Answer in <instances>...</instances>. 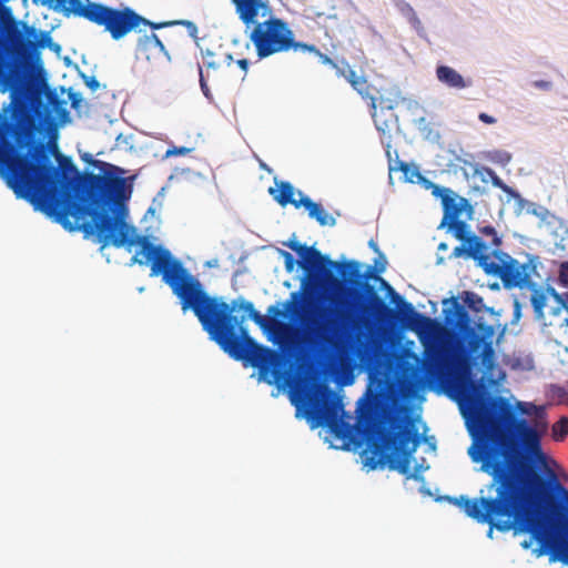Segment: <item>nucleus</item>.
<instances>
[{
	"instance_id": "nucleus-1",
	"label": "nucleus",
	"mask_w": 568,
	"mask_h": 568,
	"mask_svg": "<svg viewBox=\"0 0 568 568\" xmlns=\"http://www.w3.org/2000/svg\"><path fill=\"white\" fill-rule=\"evenodd\" d=\"M78 152L83 168L73 164V231L82 232L84 239L92 240L101 250L140 245L132 263H150V276H162L179 298L182 311L191 310L212 341L232 358L257 368L268 384L284 379L285 353H291L296 343L292 325L278 317L297 314V292L291 294L284 310L271 305L267 308L271 317L261 315L253 303L242 297L229 304L210 296L179 258L168 248L138 235L128 222L135 175L124 176V169L97 160L80 149Z\"/></svg>"
},
{
	"instance_id": "nucleus-2",
	"label": "nucleus",
	"mask_w": 568,
	"mask_h": 568,
	"mask_svg": "<svg viewBox=\"0 0 568 568\" xmlns=\"http://www.w3.org/2000/svg\"><path fill=\"white\" fill-rule=\"evenodd\" d=\"M478 427L483 437L481 450L473 454V462L481 463V470L491 476L487 495L449 498L465 514L479 524L506 532L511 529L531 534L539 544L536 557L549 555V561L568 566V488L548 468L546 475L518 459L546 466L541 437L546 424L531 425L517 419L506 400L497 398L479 412Z\"/></svg>"
},
{
	"instance_id": "nucleus-3",
	"label": "nucleus",
	"mask_w": 568,
	"mask_h": 568,
	"mask_svg": "<svg viewBox=\"0 0 568 568\" xmlns=\"http://www.w3.org/2000/svg\"><path fill=\"white\" fill-rule=\"evenodd\" d=\"M288 247L296 252L297 262L305 272L301 283L304 295L316 296L327 288H342L347 295L366 294V301L358 304L348 301L332 300V306L322 308L317 318L305 329L303 341L312 347L338 348L348 331L366 321L377 317L386 310V304L367 281L375 278L385 286L392 301L400 310L403 320L417 332H430L436 322L415 311L414 306L394 292L393 287L381 276L374 275L372 266L361 273V263L354 260L337 263L323 255L315 247L291 242Z\"/></svg>"
},
{
	"instance_id": "nucleus-4",
	"label": "nucleus",
	"mask_w": 568,
	"mask_h": 568,
	"mask_svg": "<svg viewBox=\"0 0 568 568\" xmlns=\"http://www.w3.org/2000/svg\"><path fill=\"white\" fill-rule=\"evenodd\" d=\"M419 435L407 409L400 406L384 415L381 423L371 428L368 444L373 456L368 464L374 469L377 465L388 464L389 468L400 474H408L410 457L419 445Z\"/></svg>"
},
{
	"instance_id": "nucleus-5",
	"label": "nucleus",
	"mask_w": 568,
	"mask_h": 568,
	"mask_svg": "<svg viewBox=\"0 0 568 568\" xmlns=\"http://www.w3.org/2000/svg\"><path fill=\"white\" fill-rule=\"evenodd\" d=\"M239 19L246 26H253L248 39L253 43L256 54L264 59L291 50H313L307 43L295 41V34L288 23L283 19L270 17L257 22L260 12L262 17L271 13L268 0H231Z\"/></svg>"
},
{
	"instance_id": "nucleus-6",
	"label": "nucleus",
	"mask_w": 568,
	"mask_h": 568,
	"mask_svg": "<svg viewBox=\"0 0 568 568\" xmlns=\"http://www.w3.org/2000/svg\"><path fill=\"white\" fill-rule=\"evenodd\" d=\"M98 0H73V16L87 19L100 27H104L113 40H119L135 30L141 24L151 29H161L173 24H184L190 29L194 38L197 33L196 26L191 21H171L154 23L136 13L133 9L125 7L122 9L108 7L97 3Z\"/></svg>"
},
{
	"instance_id": "nucleus-7",
	"label": "nucleus",
	"mask_w": 568,
	"mask_h": 568,
	"mask_svg": "<svg viewBox=\"0 0 568 568\" xmlns=\"http://www.w3.org/2000/svg\"><path fill=\"white\" fill-rule=\"evenodd\" d=\"M1 45L17 57L30 55L39 49L45 48L51 42L47 32H38L36 28L17 21L11 10L2 4L0 11Z\"/></svg>"
},
{
	"instance_id": "nucleus-8",
	"label": "nucleus",
	"mask_w": 568,
	"mask_h": 568,
	"mask_svg": "<svg viewBox=\"0 0 568 568\" xmlns=\"http://www.w3.org/2000/svg\"><path fill=\"white\" fill-rule=\"evenodd\" d=\"M343 404L335 394L327 388L318 387L306 399L305 414L314 422V426L327 427L338 439L351 437L352 426L341 417Z\"/></svg>"
},
{
	"instance_id": "nucleus-9",
	"label": "nucleus",
	"mask_w": 568,
	"mask_h": 568,
	"mask_svg": "<svg viewBox=\"0 0 568 568\" xmlns=\"http://www.w3.org/2000/svg\"><path fill=\"white\" fill-rule=\"evenodd\" d=\"M425 365L432 375L444 369L448 373V385L462 393L466 387L467 352L454 346L424 343Z\"/></svg>"
},
{
	"instance_id": "nucleus-10",
	"label": "nucleus",
	"mask_w": 568,
	"mask_h": 568,
	"mask_svg": "<svg viewBox=\"0 0 568 568\" xmlns=\"http://www.w3.org/2000/svg\"><path fill=\"white\" fill-rule=\"evenodd\" d=\"M493 256L495 261L488 255L484 271L487 274L498 276L504 287L506 288H523L532 285L530 276L536 271V265L532 258L526 263H519L516 258L511 257L508 253L499 250H494Z\"/></svg>"
},
{
	"instance_id": "nucleus-11",
	"label": "nucleus",
	"mask_w": 568,
	"mask_h": 568,
	"mask_svg": "<svg viewBox=\"0 0 568 568\" xmlns=\"http://www.w3.org/2000/svg\"><path fill=\"white\" fill-rule=\"evenodd\" d=\"M456 316L457 321L455 326L458 327L467 338L469 352L480 354L484 363L493 361L495 354L493 347L495 335L494 326L478 322L476 328L469 327V316L463 307H457Z\"/></svg>"
},
{
	"instance_id": "nucleus-12",
	"label": "nucleus",
	"mask_w": 568,
	"mask_h": 568,
	"mask_svg": "<svg viewBox=\"0 0 568 568\" xmlns=\"http://www.w3.org/2000/svg\"><path fill=\"white\" fill-rule=\"evenodd\" d=\"M433 194L435 196L440 197L442 205L444 209V217L440 223V226H445L446 223L459 220L460 215L464 211L468 210L469 213L473 212V207L469 204L468 200L457 195L454 191L448 187H440L435 185Z\"/></svg>"
},
{
	"instance_id": "nucleus-13",
	"label": "nucleus",
	"mask_w": 568,
	"mask_h": 568,
	"mask_svg": "<svg viewBox=\"0 0 568 568\" xmlns=\"http://www.w3.org/2000/svg\"><path fill=\"white\" fill-rule=\"evenodd\" d=\"M497 398H501V399L506 400V403L510 407L511 412L514 413V416L517 419H524L523 417L518 416V413L523 414V415H530L531 414V408H535V406L532 404H528V403H525V402H517L516 406H513L507 398L501 397V396L489 397L486 400L480 402L476 406V408L474 410V416H473L471 434L475 437V442H474V444L468 449V454H469L471 459H473V453L475 455L477 450H481L480 448H481L483 437H481L480 429H479L478 423H477V418L479 416V412L484 407H488L490 405V403H493V400H495Z\"/></svg>"
},
{
	"instance_id": "nucleus-14",
	"label": "nucleus",
	"mask_w": 568,
	"mask_h": 568,
	"mask_svg": "<svg viewBox=\"0 0 568 568\" xmlns=\"http://www.w3.org/2000/svg\"><path fill=\"white\" fill-rule=\"evenodd\" d=\"M338 75L344 77L347 82L352 85V88L363 98L366 100H369L371 109L373 110V118L374 122L376 124V128L379 131L385 132L388 130V123L387 121H382L379 115L376 113V97L372 94L371 92V84L368 83L367 79L363 75L357 74V72L353 69H348L347 71H344L343 69H338Z\"/></svg>"
},
{
	"instance_id": "nucleus-15",
	"label": "nucleus",
	"mask_w": 568,
	"mask_h": 568,
	"mask_svg": "<svg viewBox=\"0 0 568 568\" xmlns=\"http://www.w3.org/2000/svg\"><path fill=\"white\" fill-rule=\"evenodd\" d=\"M300 191H295L294 186L287 181L275 182V187H270L268 193L280 205L286 206L287 204H292L295 207L302 206L298 204V200L294 197L295 194L298 195Z\"/></svg>"
},
{
	"instance_id": "nucleus-16",
	"label": "nucleus",
	"mask_w": 568,
	"mask_h": 568,
	"mask_svg": "<svg viewBox=\"0 0 568 568\" xmlns=\"http://www.w3.org/2000/svg\"><path fill=\"white\" fill-rule=\"evenodd\" d=\"M488 246L485 242H481V245H477V243H464V245L456 246L453 250V257L468 256L478 262V265L484 268V264H486L488 260Z\"/></svg>"
},
{
	"instance_id": "nucleus-17",
	"label": "nucleus",
	"mask_w": 568,
	"mask_h": 568,
	"mask_svg": "<svg viewBox=\"0 0 568 568\" xmlns=\"http://www.w3.org/2000/svg\"><path fill=\"white\" fill-rule=\"evenodd\" d=\"M298 204H302L307 211L308 215L315 219L322 226H334L336 220L329 215L321 204L313 202L308 196H304L302 192H298Z\"/></svg>"
},
{
	"instance_id": "nucleus-18",
	"label": "nucleus",
	"mask_w": 568,
	"mask_h": 568,
	"mask_svg": "<svg viewBox=\"0 0 568 568\" xmlns=\"http://www.w3.org/2000/svg\"><path fill=\"white\" fill-rule=\"evenodd\" d=\"M136 49L141 54H144L146 59H151V57L155 58L160 54L168 57L164 44L155 33L139 38Z\"/></svg>"
},
{
	"instance_id": "nucleus-19",
	"label": "nucleus",
	"mask_w": 568,
	"mask_h": 568,
	"mask_svg": "<svg viewBox=\"0 0 568 568\" xmlns=\"http://www.w3.org/2000/svg\"><path fill=\"white\" fill-rule=\"evenodd\" d=\"M436 77L440 83L457 90L465 89L470 84L460 73L448 65H438L436 68Z\"/></svg>"
},
{
	"instance_id": "nucleus-20",
	"label": "nucleus",
	"mask_w": 568,
	"mask_h": 568,
	"mask_svg": "<svg viewBox=\"0 0 568 568\" xmlns=\"http://www.w3.org/2000/svg\"><path fill=\"white\" fill-rule=\"evenodd\" d=\"M446 225L454 232V236L463 243H477V245H481V242H484L470 232L469 225L464 221L454 220L446 223Z\"/></svg>"
},
{
	"instance_id": "nucleus-21",
	"label": "nucleus",
	"mask_w": 568,
	"mask_h": 568,
	"mask_svg": "<svg viewBox=\"0 0 568 568\" xmlns=\"http://www.w3.org/2000/svg\"><path fill=\"white\" fill-rule=\"evenodd\" d=\"M387 388V379L383 373L379 372H369V384L367 388V394H371L374 397L382 396Z\"/></svg>"
},
{
	"instance_id": "nucleus-22",
	"label": "nucleus",
	"mask_w": 568,
	"mask_h": 568,
	"mask_svg": "<svg viewBox=\"0 0 568 568\" xmlns=\"http://www.w3.org/2000/svg\"><path fill=\"white\" fill-rule=\"evenodd\" d=\"M404 99L400 97L399 91H388L386 94H381L376 98V104L378 103L381 111L387 110L393 111Z\"/></svg>"
},
{
	"instance_id": "nucleus-23",
	"label": "nucleus",
	"mask_w": 568,
	"mask_h": 568,
	"mask_svg": "<svg viewBox=\"0 0 568 568\" xmlns=\"http://www.w3.org/2000/svg\"><path fill=\"white\" fill-rule=\"evenodd\" d=\"M551 292H552V296L555 297L556 306L551 307L549 313L554 317H558V318L561 315H564L562 318L557 322V324L560 327H562V326L568 327V306H566L565 302L561 300V297L555 290H552Z\"/></svg>"
},
{
	"instance_id": "nucleus-24",
	"label": "nucleus",
	"mask_w": 568,
	"mask_h": 568,
	"mask_svg": "<svg viewBox=\"0 0 568 568\" xmlns=\"http://www.w3.org/2000/svg\"><path fill=\"white\" fill-rule=\"evenodd\" d=\"M354 354L361 362V364L371 367L374 362V353L372 347L367 343H359L354 348Z\"/></svg>"
},
{
	"instance_id": "nucleus-25",
	"label": "nucleus",
	"mask_w": 568,
	"mask_h": 568,
	"mask_svg": "<svg viewBox=\"0 0 568 568\" xmlns=\"http://www.w3.org/2000/svg\"><path fill=\"white\" fill-rule=\"evenodd\" d=\"M568 436V417L561 416L551 426V437L555 442H562Z\"/></svg>"
},
{
	"instance_id": "nucleus-26",
	"label": "nucleus",
	"mask_w": 568,
	"mask_h": 568,
	"mask_svg": "<svg viewBox=\"0 0 568 568\" xmlns=\"http://www.w3.org/2000/svg\"><path fill=\"white\" fill-rule=\"evenodd\" d=\"M531 305L534 307V312L536 314V317L538 320H542L545 317L544 315V308L547 305V296L545 293L535 291L530 298Z\"/></svg>"
},
{
	"instance_id": "nucleus-27",
	"label": "nucleus",
	"mask_w": 568,
	"mask_h": 568,
	"mask_svg": "<svg viewBox=\"0 0 568 568\" xmlns=\"http://www.w3.org/2000/svg\"><path fill=\"white\" fill-rule=\"evenodd\" d=\"M475 174H479L483 178L486 175L490 179L494 186L499 187L504 191H507V185L503 182V180L496 174V172L487 166H481L480 169L475 170Z\"/></svg>"
},
{
	"instance_id": "nucleus-28",
	"label": "nucleus",
	"mask_w": 568,
	"mask_h": 568,
	"mask_svg": "<svg viewBox=\"0 0 568 568\" xmlns=\"http://www.w3.org/2000/svg\"><path fill=\"white\" fill-rule=\"evenodd\" d=\"M90 109V103L83 99L82 94L80 92H73V110L77 111L79 115H82L88 114Z\"/></svg>"
},
{
	"instance_id": "nucleus-29",
	"label": "nucleus",
	"mask_w": 568,
	"mask_h": 568,
	"mask_svg": "<svg viewBox=\"0 0 568 568\" xmlns=\"http://www.w3.org/2000/svg\"><path fill=\"white\" fill-rule=\"evenodd\" d=\"M479 232L485 236H490L491 242L490 244L498 250V247L501 245V239L498 236L496 230L491 225H486L484 227L479 229Z\"/></svg>"
},
{
	"instance_id": "nucleus-30",
	"label": "nucleus",
	"mask_w": 568,
	"mask_h": 568,
	"mask_svg": "<svg viewBox=\"0 0 568 568\" xmlns=\"http://www.w3.org/2000/svg\"><path fill=\"white\" fill-rule=\"evenodd\" d=\"M78 72L79 75L82 78L85 85L92 91L95 92L100 88V83L97 80L95 75H88L84 72L80 71L77 65H73Z\"/></svg>"
},
{
	"instance_id": "nucleus-31",
	"label": "nucleus",
	"mask_w": 568,
	"mask_h": 568,
	"mask_svg": "<svg viewBox=\"0 0 568 568\" xmlns=\"http://www.w3.org/2000/svg\"><path fill=\"white\" fill-rule=\"evenodd\" d=\"M308 47L314 48L313 50H307L308 52L315 53L320 58V60L323 64H327V65L332 67L333 69H336V71L338 72V69H341V68L337 65V63L333 59H331L328 55L322 53L314 44H308Z\"/></svg>"
},
{
	"instance_id": "nucleus-32",
	"label": "nucleus",
	"mask_w": 568,
	"mask_h": 568,
	"mask_svg": "<svg viewBox=\"0 0 568 568\" xmlns=\"http://www.w3.org/2000/svg\"><path fill=\"white\" fill-rule=\"evenodd\" d=\"M558 283L564 287H568V261L559 265Z\"/></svg>"
},
{
	"instance_id": "nucleus-33",
	"label": "nucleus",
	"mask_w": 568,
	"mask_h": 568,
	"mask_svg": "<svg viewBox=\"0 0 568 568\" xmlns=\"http://www.w3.org/2000/svg\"><path fill=\"white\" fill-rule=\"evenodd\" d=\"M192 151L191 148L186 146H172L169 148L165 152V158L176 156V155H186Z\"/></svg>"
},
{
	"instance_id": "nucleus-34",
	"label": "nucleus",
	"mask_w": 568,
	"mask_h": 568,
	"mask_svg": "<svg viewBox=\"0 0 568 568\" xmlns=\"http://www.w3.org/2000/svg\"><path fill=\"white\" fill-rule=\"evenodd\" d=\"M283 256H284V263H285V268L288 273L293 272L294 267H295V264H296V261L294 260V257L292 256L291 253L288 252H283Z\"/></svg>"
},
{
	"instance_id": "nucleus-35",
	"label": "nucleus",
	"mask_w": 568,
	"mask_h": 568,
	"mask_svg": "<svg viewBox=\"0 0 568 568\" xmlns=\"http://www.w3.org/2000/svg\"><path fill=\"white\" fill-rule=\"evenodd\" d=\"M532 85L536 89H539L542 91H549L552 88V83L550 81H546V80H536L532 82Z\"/></svg>"
},
{
	"instance_id": "nucleus-36",
	"label": "nucleus",
	"mask_w": 568,
	"mask_h": 568,
	"mask_svg": "<svg viewBox=\"0 0 568 568\" xmlns=\"http://www.w3.org/2000/svg\"><path fill=\"white\" fill-rule=\"evenodd\" d=\"M478 119L486 124H495L497 122V120L494 116L485 112L479 113Z\"/></svg>"
},
{
	"instance_id": "nucleus-37",
	"label": "nucleus",
	"mask_w": 568,
	"mask_h": 568,
	"mask_svg": "<svg viewBox=\"0 0 568 568\" xmlns=\"http://www.w3.org/2000/svg\"><path fill=\"white\" fill-rule=\"evenodd\" d=\"M200 84H201V89H202L204 95L209 97L210 90H209V87L206 84V81L203 78L202 69L201 68H200Z\"/></svg>"
},
{
	"instance_id": "nucleus-38",
	"label": "nucleus",
	"mask_w": 568,
	"mask_h": 568,
	"mask_svg": "<svg viewBox=\"0 0 568 568\" xmlns=\"http://www.w3.org/2000/svg\"><path fill=\"white\" fill-rule=\"evenodd\" d=\"M237 64H239V67H240L243 71H245V72H246L247 67H248V61H247L246 59H240V60L237 61Z\"/></svg>"
},
{
	"instance_id": "nucleus-39",
	"label": "nucleus",
	"mask_w": 568,
	"mask_h": 568,
	"mask_svg": "<svg viewBox=\"0 0 568 568\" xmlns=\"http://www.w3.org/2000/svg\"><path fill=\"white\" fill-rule=\"evenodd\" d=\"M530 536H532V535L530 534ZM534 540H536L534 537H531L529 540H524V541L521 542V547H523L524 549H528V548H530V547H531V545H532V541H534Z\"/></svg>"
},
{
	"instance_id": "nucleus-40",
	"label": "nucleus",
	"mask_w": 568,
	"mask_h": 568,
	"mask_svg": "<svg viewBox=\"0 0 568 568\" xmlns=\"http://www.w3.org/2000/svg\"><path fill=\"white\" fill-rule=\"evenodd\" d=\"M498 159L501 161V162H508L510 160V155L507 154V153H500L498 152Z\"/></svg>"
},
{
	"instance_id": "nucleus-41",
	"label": "nucleus",
	"mask_w": 568,
	"mask_h": 568,
	"mask_svg": "<svg viewBox=\"0 0 568 568\" xmlns=\"http://www.w3.org/2000/svg\"><path fill=\"white\" fill-rule=\"evenodd\" d=\"M474 297H477L474 293H469V294H468L467 302H468V304H469L470 306H471V304H473V298H474Z\"/></svg>"
},
{
	"instance_id": "nucleus-42",
	"label": "nucleus",
	"mask_w": 568,
	"mask_h": 568,
	"mask_svg": "<svg viewBox=\"0 0 568 568\" xmlns=\"http://www.w3.org/2000/svg\"><path fill=\"white\" fill-rule=\"evenodd\" d=\"M559 296L565 302L566 306H568V293H566L564 296L559 294Z\"/></svg>"
},
{
	"instance_id": "nucleus-43",
	"label": "nucleus",
	"mask_w": 568,
	"mask_h": 568,
	"mask_svg": "<svg viewBox=\"0 0 568 568\" xmlns=\"http://www.w3.org/2000/svg\"><path fill=\"white\" fill-rule=\"evenodd\" d=\"M438 250H439V251H445V250H447V244H446V243H440V244L438 245Z\"/></svg>"
},
{
	"instance_id": "nucleus-44",
	"label": "nucleus",
	"mask_w": 568,
	"mask_h": 568,
	"mask_svg": "<svg viewBox=\"0 0 568 568\" xmlns=\"http://www.w3.org/2000/svg\"><path fill=\"white\" fill-rule=\"evenodd\" d=\"M206 67H207V68H216V67H217V64H216V63H214V62H206Z\"/></svg>"
},
{
	"instance_id": "nucleus-45",
	"label": "nucleus",
	"mask_w": 568,
	"mask_h": 568,
	"mask_svg": "<svg viewBox=\"0 0 568 568\" xmlns=\"http://www.w3.org/2000/svg\"><path fill=\"white\" fill-rule=\"evenodd\" d=\"M64 62H65V64H68V65H69V64H71V58H70V57H65V58H64Z\"/></svg>"
},
{
	"instance_id": "nucleus-46",
	"label": "nucleus",
	"mask_w": 568,
	"mask_h": 568,
	"mask_svg": "<svg viewBox=\"0 0 568 568\" xmlns=\"http://www.w3.org/2000/svg\"><path fill=\"white\" fill-rule=\"evenodd\" d=\"M68 97H69V99H71V98H72L71 89H69Z\"/></svg>"
}]
</instances>
